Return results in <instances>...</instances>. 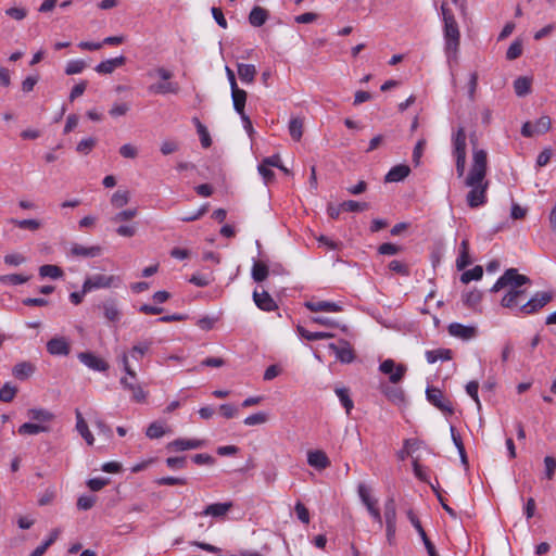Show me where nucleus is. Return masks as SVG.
<instances>
[{"label":"nucleus","mask_w":556,"mask_h":556,"mask_svg":"<svg viewBox=\"0 0 556 556\" xmlns=\"http://www.w3.org/2000/svg\"><path fill=\"white\" fill-rule=\"evenodd\" d=\"M289 132L293 140L300 141L303 135V119L292 118L289 123Z\"/></svg>","instance_id":"38"},{"label":"nucleus","mask_w":556,"mask_h":556,"mask_svg":"<svg viewBox=\"0 0 556 556\" xmlns=\"http://www.w3.org/2000/svg\"><path fill=\"white\" fill-rule=\"evenodd\" d=\"M307 463L309 466L323 470L330 466V460L325 452L317 450V451H309L307 454Z\"/></svg>","instance_id":"18"},{"label":"nucleus","mask_w":556,"mask_h":556,"mask_svg":"<svg viewBox=\"0 0 556 556\" xmlns=\"http://www.w3.org/2000/svg\"><path fill=\"white\" fill-rule=\"evenodd\" d=\"M10 222L21 229H28L31 231L38 230L41 227L40 222L37 219H11Z\"/></svg>","instance_id":"51"},{"label":"nucleus","mask_w":556,"mask_h":556,"mask_svg":"<svg viewBox=\"0 0 556 556\" xmlns=\"http://www.w3.org/2000/svg\"><path fill=\"white\" fill-rule=\"evenodd\" d=\"M252 278L256 282H263L269 275L268 266L261 261H255L252 266Z\"/></svg>","instance_id":"32"},{"label":"nucleus","mask_w":556,"mask_h":556,"mask_svg":"<svg viewBox=\"0 0 556 556\" xmlns=\"http://www.w3.org/2000/svg\"><path fill=\"white\" fill-rule=\"evenodd\" d=\"M137 215H138V208H136V207L127 208V210H123V211L116 213L114 216H112L111 222L117 224V223L130 220V219L135 218Z\"/></svg>","instance_id":"46"},{"label":"nucleus","mask_w":556,"mask_h":556,"mask_svg":"<svg viewBox=\"0 0 556 556\" xmlns=\"http://www.w3.org/2000/svg\"><path fill=\"white\" fill-rule=\"evenodd\" d=\"M407 518L408 520L410 521L412 526L416 529V531L418 532L419 536L421 538V540H426V536H427V533L426 531L424 530L422 526H421V522L420 520L418 519V517L415 515V513L409 509L407 511Z\"/></svg>","instance_id":"57"},{"label":"nucleus","mask_w":556,"mask_h":556,"mask_svg":"<svg viewBox=\"0 0 556 556\" xmlns=\"http://www.w3.org/2000/svg\"><path fill=\"white\" fill-rule=\"evenodd\" d=\"M129 111V105L127 103H114L110 110V115L114 118L124 116Z\"/></svg>","instance_id":"62"},{"label":"nucleus","mask_w":556,"mask_h":556,"mask_svg":"<svg viewBox=\"0 0 556 556\" xmlns=\"http://www.w3.org/2000/svg\"><path fill=\"white\" fill-rule=\"evenodd\" d=\"M119 383L125 390H128L131 393L132 401H135L136 403L146 402L148 393L139 383H137V379L132 380L128 376L122 377Z\"/></svg>","instance_id":"10"},{"label":"nucleus","mask_w":556,"mask_h":556,"mask_svg":"<svg viewBox=\"0 0 556 556\" xmlns=\"http://www.w3.org/2000/svg\"><path fill=\"white\" fill-rule=\"evenodd\" d=\"M453 142V156L455 159L456 173L460 178L465 174L466 167V131L464 127H459L452 137Z\"/></svg>","instance_id":"4"},{"label":"nucleus","mask_w":556,"mask_h":556,"mask_svg":"<svg viewBox=\"0 0 556 556\" xmlns=\"http://www.w3.org/2000/svg\"><path fill=\"white\" fill-rule=\"evenodd\" d=\"M92 424L99 431V434L104 435L106 439L112 438V429L108 426L102 418H100L98 412L93 410L90 413Z\"/></svg>","instance_id":"34"},{"label":"nucleus","mask_w":556,"mask_h":556,"mask_svg":"<svg viewBox=\"0 0 556 556\" xmlns=\"http://www.w3.org/2000/svg\"><path fill=\"white\" fill-rule=\"evenodd\" d=\"M544 466L546 479L552 480L556 470V459L552 456H546L544 458Z\"/></svg>","instance_id":"63"},{"label":"nucleus","mask_w":556,"mask_h":556,"mask_svg":"<svg viewBox=\"0 0 556 556\" xmlns=\"http://www.w3.org/2000/svg\"><path fill=\"white\" fill-rule=\"evenodd\" d=\"M522 53V43L519 40H515L506 52V59L507 60H516L518 59Z\"/></svg>","instance_id":"58"},{"label":"nucleus","mask_w":556,"mask_h":556,"mask_svg":"<svg viewBox=\"0 0 556 556\" xmlns=\"http://www.w3.org/2000/svg\"><path fill=\"white\" fill-rule=\"evenodd\" d=\"M35 370V367L33 364L28 362H22L14 366L13 368V375L17 379H26L28 378Z\"/></svg>","instance_id":"36"},{"label":"nucleus","mask_w":556,"mask_h":556,"mask_svg":"<svg viewBox=\"0 0 556 556\" xmlns=\"http://www.w3.org/2000/svg\"><path fill=\"white\" fill-rule=\"evenodd\" d=\"M149 91L156 94L177 93L179 85L172 81L153 84L149 87Z\"/></svg>","instance_id":"28"},{"label":"nucleus","mask_w":556,"mask_h":556,"mask_svg":"<svg viewBox=\"0 0 556 556\" xmlns=\"http://www.w3.org/2000/svg\"><path fill=\"white\" fill-rule=\"evenodd\" d=\"M39 275L41 277H43V278L45 277H49V278H52V279H58V278L62 277L63 271L56 265H42L39 268Z\"/></svg>","instance_id":"45"},{"label":"nucleus","mask_w":556,"mask_h":556,"mask_svg":"<svg viewBox=\"0 0 556 556\" xmlns=\"http://www.w3.org/2000/svg\"><path fill=\"white\" fill-rule=\"evenodd\" d=\"M380 391L392 403L401 404L405 400V394H404L403 389L401 387H397L396 384L381 383Z\"/></svg>","instance_id":"16"},{"label":"nucleus","mask_w":556,"mask_h":556,"mask_svg":"<svg viewBox=\"0 0 556 556\" xmlns=\"http://www.w3.org/2000/svg\"><path fill=\"white\" fill-rule=\"evenodd\" d=\"M296 331L298 333L308 340V341H316V340H323V339H330V338H333L334 334L331 333V332H326V331H316V332H312V331H308L306 330L304 327L302 326H298L296 327Z\"/></svg>","instance_id":"31"},{"label":"nucleus","mask_w":556,"mask_h":556,"mask_svg":"<svg viewBox=\"0 0 556 556\" xmlns=\"http://www.w3.org/2000/svg\"><path fill=\"white\" fill-rule=\"evenodd\" d=\"M483 269L480 265L475 266L472 269L466 270L460 276V281L469 283L472 280H479L482 278Z\"/></svg>","instance_id":"44"},{"label":"nucleus","mask_w":556,"mask_h":556,"mask_svg":"<svg viewBox=\"0 0 556 556\" xmlns=\"http://www.w3.org/2000/svg\"><path fill=\"white\" fill-rule=\"evenodd\" d=\"M121 283V279L117 276H106L102 274L93 275L87 278L84 282V292H90L94 289L117 287Z\"/></svg>","instance_id":"6"},{"label":"nucleus","mask_w":556,"mask_h":556,"mask_svg":"<svg viewBox=\"0 0 556 556\" xmlns=\"http://www.w3.org/2000/svg\"><path fill=\"white\" fill-rule=\"evenodd\" d=\"M328 348L334 352L337 358L342 363L349 364L355 358L354 351L348 341L342 340L339 345L330 343Z\"/></svg>","instance_id":"14"},{"label":"nucleus","mask_w":556,"mask_h":556,"mask_svg":"<svg viewBox=\"0 0 556 556\" xmlns=\"http://www.w3.org/2000/svg\"><path fill=\"white\" fill-rule=\"evenodd\" d=\"M471 257L469 254V241L464 239L459 244L458 256L456 258V267L458 270L465 269L471 264Z\"/></svg>","instance_id":"23"},{"label":"nucleus","mask_w":556,"mask_h":556,"mask_svg":"<svg viewBox=\"0 0 556 556\" xmlns=\"http://www.w3.org/2000/svg\"><path fill=\"white\" fill-rule=\"evenodd\" d=\"M193 122L197 126V130L200 136L202 147L210 148L212 144V139L206 127L198 118H193Z\"/></svg>","instance_id":"47"},{"label":"nucleus","mask_w":556,"mask_h":556,"mask_svg":"<svg viewBox=\"0 0 556 556\" xmlns=\"http://www.w3.org/2000/svg\"><path fill=\"white\" fill-rule=\"evenodd\" d=\"M450 336L460 339L463 341H469L477 337L478 330L475 326H467L460 323H452L447 327Z\"/></svg>","instance_id":"9"},{"label":"nucleus","mask_w":556,"mask_h":556,"mask_svg":"<svg viewBox=\"0 0 556 556\" xmlns=\"http://www.w3.org/2000/svg\"><path fill=\"white\" fill-rule=\"evenodd\" d=\"M126 63V58L121 55L114 59L102 61L96 66V72L99 74H111L117 67L123 66Z\"/></svg>","instance_id":"21"},{"label":"nucleus","mask_w":556,"mask_h":556,"mask_svg":"<svg viewBox=\"0 0 556 556\" xmlns=\"http://www.w3.org/2000/svg\"><path fill=\"white\" fill-rule=\"evenodd\" d=\"M75 417H76V430L83 437V439L86 441V443L88 445H93L94 437L91 433V431L89 430L88 425L79 409L75 410Z\"/></svg>","instance_id":"20"},{"label":"nucleus","mask_w":556,"mask_h":556,"mask_svg":"<svg viewBox=\"0 0 556 556\" xmlns=\"http://www.w3.org/2000/svg\"><path fill=\"white\" fill-rule=\"evenodd\" d=\"M389 268L393 273L399 274L404 277H407L410 274L409 267L405 263L397 261V260L391 261L389 263Z\"/></svg>","instance_id":"56"},{"label":"nucleus","mask_w":556,"mask_h":556,"mask_svg":"<svg viewBox=\"0 0 556 556\" xmlns=\"http://www.w3.org/2000/svg\"><path fill=\"white\" fill-rule=\"evenodd\" d=\"M205 445L204 440L200 439H176L167 444V450L181 452L187 450H195Z\"/></svg>","instance_id":"13"},{"label":"nucleus","mask_w":556,"mask_h":556,"mask_svg":"<svg viewBox=\"0 0 556 556\" xmlns=\"http://www.w3.org/2000/svg\"><path fill=\"white\" fill-rule=\"evenodd\" d=\"M410 173L407 165L401 164L392 167L386 176V181L397 182L405 179Z\"/></svg>","instance_id":"26"},{"label":"nucleus","mask_w":556,"mask_h":556,"mask_svg":"<svg viewBox=\"0 0 556 556\" xmlns=\"http://www.w3.org/2000/svg\"><path fill=\"white\" fill-rule=\"evenodd\" d=\"M268 420V415L264 412H258L248 416L243 422L245 426L263 425Z\"/></svg>","instance_id":"53"},{"label":"nucleus","mask_w":556,"mask_h":556,"mask_svg":"<svg viewBox=\"0 0 556 556\" xmlns=\"http://www.w3.org/2000/svg\"><path fill=\"white\" fill-rule=\"evenodd\" d=\"M268 13L261 7H254L249 14V22L254 27H260L266 23Z\"/></svg>","instance_id":"29"},{"label":"nucleus","mask_w":556,"mask_h":556,"mask_svg":"<svg viewBox=\"0 0 556 556\" xmlns=\"http://www.w3.org/2000/svg\"><path fill=\"white\" fill-rule=\"evenodd\" d=\"M102 253V249L99 245L85 247L78 243H74L71 248V254L79 257H97Z\"/></svg>","instance_id":"22"},{"label":"nucleus","mask_w":556,"mask_h":556,"mask_svg":"<svg viewBox=\"0 0 556 556\" xmlns=\"http://www.w3.org/2000/svg\"><path fill=\"white\" fill-rule=\"evenodd\" d=\"M256 67L253 64H238V75L241 81L251 84L254 81V78L256 76Z\"/></svg>","instance_id":"27"},{"label":"nucleus","mask_w":556,"mask_h":556,"mask_svg":"<svg viewBox=\"0 0 556 556\" xmlns=\"http://www.w3.org/2000/svg\"><path fill=\"white\" fill-rule=\"evenodd\" d=\"M103 315L109 321H119L122 313L114 300H109L102 303Z\"/></svg>","instance_id":"24"},{"label":"nucleus","mask_w":556,"mask_h":556,"mask_svg":"<svg viewBox=\"0 0 556 556\" xmlns=\"http://www.w3.org/2000/svg\"><path fill=\"white\" fill-rule=\"evenodd\" d=\"M152 344H153V341L151 339H146V340L137 342L130 350V356L136 359H139L146 353L149 352Z\"/></svg>","instance_id":"35"},{"label":"nucleus","mask_w":556,"mask_h":556,"mask_svg":"<svg viewBox=\"0 0 556 556\" xmlns=\"http://www.w3.org/2000/svg\"><path fill=\"white\" fill-rule=\"evenodd\" d=\"M166 433L165 427L159 421H154L149 425L146 431V435L149 439H160Z\"/></svg>","instance_id":"43"},{"label":"nucleus","mask_w":556,"mask_h":556,"mask_svg":"<svg viewBox=\"0 0 556 556\" xmlns=\"http://www.w3.org/2000/svg\"><path fill=\"white\" fill-rule=\"evenodd\" d=\"M16 392H17V389L14 386H12L10 383H5L0 389V401L5 402V403L11 402L14 399V396L16 395Z\"/></svg>","instance_id":"54"},{"label":"nucleus","mask_w":556,"mask_h":556,"mask_svg":"<svg viewBox=\"0 0 556 556\" xmlns=\"http://www.w3.org/2000/svg\"><path fill=\"white\" fill-rule=\"evenodd\" d=\"M344 212H363L369 208V204L366 202H357L354 200H348L341 203Z\"/></svg>","instance_id":"48"},{"label":"nucleus","mask_w":556,"mask_h":556,"mask_svg":"<svg viewBox=\"0 0 556 556\" xmlns=\"http://www.w3.org/2000/svg\"><path fill=\"white\" fill-rule=\"evenodd\" d=\"M488 169V154L484 150H475L472 164L464 184L470 188L466 200L470 208L483 206L486 203V190L489 182L485 180Z\"/></svg>","instance_id":"2"},{"label":"nucleus","mask_w":556,"mask_h":556,"mask_svg":"<svg viewBox=\"0 0 556 556\" xmlns=\"http://www.w3.org/2000/svg\"><path fill=\"white\" fill-rule=\"evenodd\" d=\"M17 431L22 435H34L41 432H48L49 427L41 424L25 422L20 426Z\"/></svg>","instance_id":"33"},{"label":"nucleus","mask_w":556,"mask_h":556,"mask_svg":"<svg viewBox=\"0 0 556 556\" xmlns=\"http://www.w3.org/2000/svg\"><path fill=\"white\" fill-rule=\"evenodd\" d=\"M231 98L233 102V109L239 115H243L244 106L247 102V91L236 87L231 89Z\"/></svg>","instance_id":"25"},{"label":"nucleus","mask_w":556,"mask_h":556,"mask_svg":"<svg viewBox=\"0 0 556 556\" xmlns=\"http://www.w3.org/2000/svg\"><path fill=\"white\" fill-rule=\"evenodd\" d=\"M28 279H29V277L23 276L20 274H10V275L0 276L1 283L13 285V286L25 283L28 281Z\"/></svg>","instance_id":"49"},{"label":"nucleus","mask_w":556,"mask_h":556,"mask_svg":"<svg viewBox=\"0 0 556 556\" xmlns=\"http://www.w3.org/2000/svg\"><path fill=\"white\" fill-rule=\"evenodd\" d=\"M369 513V515L372 517V519L379 523V526H382V516L380 514V509L378 507V501L375 500L371 503H368V505L365 506Z\"/></svg>","instance_id":"60"},{"label":"nucleus","mask_w":556,"mask_h":556,"mask_svg":"<svg viewBox=\"0 0 556 556\" xmlns=\"http://www.w3.org/2000/svg\"><path fill=\"white\" fill-rule=\"evenodd\" d=\"M386 521V535L390 544L393 543L396 533V504L394 497H388L383 505Z\"/></svg>","instance_id":"5"},{"label":"nucleus","mask_w":556,"mask_h":556,"mask_svg":"<svg viewBox=\"0 0 556 556\" xmlns=\"http://www.w3.org/2000/svg\"><path fill=\"white\" fill-rule=\"evenodd\" d=\"M86 67V62L83 60H72L65 67L66 75H74L81 73Z\"/></svg>","instance_id":"55"},{"label":"nucleus","mask_w":556,"mask_h":556,"mask_svg":"<svg viewBox=\"0 0 556 556\" xmlns=\"http://www.w3.org/2000/svg\"><path fill=\"white\" fill-rule=\"evenodd\" d=\"M514 89L518 97H525L531 91V79L525 76L518 77L514 81Z\"/></svg>","instance_id":"37"},{"label":"nucleus","mask_w":556,"mask_h":556,"mask_svg":"<svg viewBox=\"0 0 556 556\" xmlns=\"http://www.w3.org/2000/svg\"><path fill=\"white\" fill-rule=\"evenodd\" d=\"M450 430H451L452 440H453L456 448L458 450L462 463L466 465L467 464V455H466V451H465V446L463 444L462 438L457 433L454 426H451Z\"/></svg>","instance_id":"40"},{"label":"nucleus","mask_w":556,"mask_h":556,"mask_svg":"<svg viewBox=\"0 0 556 556\" xmlns=\"http://www.w3.org/2000/svg\"><path fill=\"white\" fill-rule=\"evenodd\" d=\"M96 144H97V140L94 138H92V137L85 138L78 142V144L76 147V151L79 154L87 155L92 151V149L96 147Z\"/></svg>","instance_id":"52"},{"label":"nucleus","mask_w":556,"mask_h":556,"mask_svg":"<svg viewBox=\"0 0 556 556\" xmlns=\"http://www.w3.org/2000/svg\"><path fill=\"white\" fill-rule=\"evenodd\" d=\"M77 357L85 366L92 370L106 371L109 369V364L91 352H81Z\"/></svg>","instance_id":"12"},{"label":"nucleus","mask_w":556,"mask_h":556,"mask_svg":"<svg viewBox=\"0 0 556 556\" xmlns=\"http://www.w3.org/2000/svg\"><path fill=\"white\" fill-rule=\"evenodd\" d=\"M452 351L448 349H437L426 352V359L429 364H433L438 361H450L452 359Z\"/></svg>","instance_id":"30"},{"label":"nucleus","mask_w":556,"mask_h":556,"mask_svg":"<svg viewBox=\"0 0 556 556\" xmlns=\"http://www.w3.org/2000/svg\"><path fill=\"white\" fill-rule=\"evenodd\" d=\"M253 300L255 305L265 312H271L277 308V304L270 294L266 291L257 292L256 290L253 292Z\"/></svg>","instance_id":"17"},{"label":"nucleus","mask_w":556,"mask_h":556,"mask_svg":"<svg viewBox=\"0 0 556 556\" xmlns=\"http://www.w3.org/2000/svg\"><path fill=\"white\" fill-rule=\"evenodd\" d=\"M232 506V502L210 504L199 515L211 516L213 518H224L230 511Z\"/></svg>","instance_id":"15"},{"label":"nucleus","mask_w":556,"mask_h":556,"mask_svg":"<svg viewBox=\"0 0 556 556\" xmlns=\"http://www.w3.org/2000/svg\"><path fill=\"white\" fill-rule=\"evenodd\" d=\"M482 299V294L478 290H471L463 295V301L468 307H476Z\"/></svg>","instance_id":"50"},{"label":"nucleus","mask_w":556,"mask_h":556,"mask_svg":"<svg viewBox=\"0 0 556 556\" xmlns=\"http://www.w3.org/2000/svg\"><path fill=\"white\" fill-rule=\"evenodd\" d=\"M426 395L427 400L438 409L446 414H453L454 409L451 401L444 396L440 389L428 387L426 390Z\"/></svg>","instance_id":"8"},{"label":"nucleus","mask_w":556,"mask_h":556,"mask_svg":"<svg viewBox=\"0 0 556 556\" xmlns=\"http://www.w3.org/2000/svg\"><path fill=\"white\" fill-rule=\"evenodd\" d=\"M336 394L338 395L342 406L345 408V412L349 415L354 407L353 401L349 394V390L345 388H338L336 389Z\"/></svg>","instance_id":"42"},{"label":"nucleus","mask_w":556,"mask_h":556,"mask_svg":"<svg viewBox=\"0 0 556 556\" xmlns=\"http://www.w3.org/2000/svg\"><path fill=\"white\" fill-rule=\"evenodd\" d=\"M358 496L362 503L366 506L368 503L374 502L376 498L370 495V490L364 483H361L357 488Z\"/></svg>","instance_id":"61"},{"label":"nucleus","mask_w":556,"mask_h":556,"mask_svg":"<svg viewBox=\"0 0 556 556\" xmlns=\"http://www.w3.org/2000/svg\"><path fill=\"white\" fill-rule=\"evenodd\" d=\"M47 351L53 356H67L71 352L70 341L65 337H54L47 342Z\"/></svg>","instance_id":"11"},{"label":"nucleus","mask_w":556,"mask_h":556,"mask_svg":"<svg viewBox=\"0 0 556 556\" xmlns=\"http://www.w3.org/2000/svg\"><path fill=\"white\" fill-rule=\"evenodd\" d=\"M551 125H552V121L548 116H542L540 117L535 123H534V126H535V129H536V132L540 135V134H545L546 131L549 130L551 128Z\"/></svg>","instance_id":"64"},{"label":"nucleus","mask_w":556,"mask_h":556,"mask_svg":"<svg viewBox=\"0 0 556 556\" xmlns=\"http://www.w3.org/2000/svg\"><path fill=\"white\" fill-rule=\"evenodd\" d=\"M214 280L213 276L211 274L208 275H192V277L189 279L191 283H193L197 287H206Z\"/></svg>","instance_id":"59"},{"label":"nucleus","mask_w":556,"mask_h":556,"mask_svg":"<svg viewBox=\"0 0 556 556\" xmlns=\"http://www.w3.org/2000/svg\"><path fill=\"white\" fill-rule=\"evenodd\" d=\"M129 200H130L129 191L117 190L116 192L113 193V195L111 198V204L116 208H121V207L125 206L129 202Z\"/></svg>","instance_id":"41"},{"label":"nucleus","mask_w":556,"mask_h":556,"mask_svg":"<svg viewBox=\"0 0 556 556\" xmlns=\"http://www.w3.org/2000/svg\"><path fill=\"white\" fill-rule=\"evenodd\" d=\"M305 307L311 312H341L342 307L336 302L330 301H307Z\"/></svg>","instance_id":"19"},{"label":"nucleus","mask_w":556,"mask_h":556,"mask_svg":"<svg viewBox=\"0 0 556 556\" xmlns=\"http://www.w3.org/2000/svg\"><path fill=\"white\" fill-rule=\"evenodd\" d=\"M379 370L389 376L390 383L397 384L404 378L407 367L404 364H396L393 359L388 358L380 364Z\"/></svg>","instance_id":"7"},{"label":"nucleus","mask_w":556,"mask_h":556,"mask_svg":"<svg viewBox=\"0 0 556 556\" xmlns=\"http://www.w3.org/2000/svg\"><path fill=\"white\" fill-rule=\"evenodd\" d=\"M28 416L39 422H47L53 419V414L42 408H31L28 410Z\"/></svg>","instance_id":"39"},{"label":"nucleus","mask_w":556,"mask_h":556,"mask_svg":"<svg viewBox=\"0 0 556 556\" xmlns=\"http://www.w3.org/2000/svg\"><path fill=\"white\" fill-rule=\"evenodd\" d=\"M441 15L444 24V52L448 64H451L452 62H457L460 31L455 16L446 3H442L441 5Z\"/></svg>","instance_id":"3"},{"label":"nucleus","mask_w":556,"mask_h":556,"mask_svg":"<svg viewBox=\"0 0 556 556\" xmlns=\"http://www.w3.org/2000/svg\"><path fill=\"white\" fill-rule=\"evenodd\" d=\"M530 279L518 273L516 268H509L496 280L491 288V292H497L501 289L508 288L501 301V305L507 308H516L515 315H531L539 312L553 299L549 292H536L526 303H521V298L526 290L521 289L523 285L530 283Z\"/></svg>","instance_id":"1"}]
</instances>
